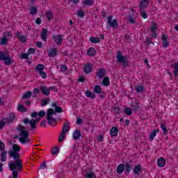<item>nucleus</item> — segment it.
Instances as JSON below:
<instances>
[{
    "label": "nucleus",
    "mask_w": 178,
    "mask_h": 178,
    "mask_svg": "<svg viewBox=\"0 0 178 178\" xmlns=\"http://www.w3.org/2000/svg\"><path fill=\"white\" fill-rule=\"evenodd\" d=\"M8 155L10 158L15 159V161H11L8 163V168L13 172V176L9 177V178H18L19 172H22V169H23V163L22 160L19 159L20 158V153L19 152L9 150Z\"/></svg>",
    "instance_id": "obj_1"
},
{
    "label": "nucleus",
    "mask_w": 178,
    "mask_h": 178,
    "mask_svg": "<svg viewBox=\"0 0 178 178\" xmlns=\"http://www.w3.org/2000/svg\"><path fill=\"white\" fill-rule=\"evenodd\" d=\"M17 131L18 132L19 141L21 144H27V143H29V136H30V134L29 133V131H27L26 127L22 124H18L17 127Z\"/></svg>",
    "instance_id": "obj_2"
},
{
    "label": "nucleus",
    "mask_w": 178,
    "mask_h": 178,
    "mask_svg": "<svg viewBox=\"0 0 178 178\" xmlns=\"http://www.w3.org/2000/svg\"><path fill=\"white\" fill-rule=\"evenodd\" d=\"M54 115H56V113L55 112V111H54V109L49 108L47 113V123L50 126H56V124H58L56 119L54 118Z\"/></svg>",
    "instance_id": "obj_3"
},
{
    "label": "nucleus",
    "mask_w": 178,
    "mask_h": 178,
    "mask_svg": "<svg viewBox=\"0 0 178 178\" xmlns=\"http://www.w3.org/2000/svg\"><path fill=\"white\" fill-rule=\"evenodd\" d=\"M41 118H37L36 120L31 118V120L29 119L28 118H26L22 120V123L24 124H26V126H30L31 130H35V129H37V123L38 122H40Z\"/></svg>",
    "instance_id": "obj_4"
},
{
    "label": "nucleus",
    "mask_w": 178,
    "mask_h": 178,
    "mask_svg": "<svg viewBox=\"0 0 178 178\" xmlns=\"http://www.w3.org/2000/svg\"><path fill=\"white\" fill-rule=\"evenodd\" d=\"M13 37V35L11 32L5 31L3 33L2 38L0 39V44L1 45H6L9 42V40Z\"/></svg>",
    "instance_id": "obj_5"
},
{
    "label": "nucleus",
    "mask_w": 178,
    "mask_h": 178,
    "mask_svg": "<svg viewBox=\"0 0 178 178\" xmlns=\"http://www.w3.org/2000/svg\"><path fill=\"white\" fill-rule=\"evenodd\" d=\"M0 60L4 62L5 65H10L12 59L9 57V54L6 51H0Z\"/></svg>",
    "instance_id": "obj_6"
},
{
    "label": "nucleus",
    "mask_w": 178,
    "mask_h": 178,
    "mask_svg": "<svg viewBox=\"0 0 178 178\" xmlns=\"http://www.w3.org/2000/svg\"><path fill=\"white\" fill-rule=\"evenodd\" d=\"M45 69V65L43 64H38L36 65L35 71L38 73V74L42 77V79H47V72H44Z\"/></svg>",
    "instance_id": "obj_7"
},
{
    "label": "nucleus",
    "mask_w": 178,
    "mask_h": 178,
    "mask_svg": "<svg viewBox=\"0 0 178 178\" xmlns=\"http://www.w3.org/2000/svg\"><path fill=\"white\" fill-rule=\"evenodd\" d=\"M113 19V17H112V15L108 16L107 22L109 24L110 27L113 28V30H116V29L119 27V24L118 23L117 19Z\"/></svg>",
    "instance_id": "obj_8"
},
{
    "label": "nucleus",
    "mask_w": 178,
    "mask_h": 178,
    "mask_svg": "<svg viewBox=\"0 0 178 178\" xmlns=\"http://www.w3.org/2000/svg\"><path fill=\"white\" fill-rule=\"evenodd\" d=\"M158 30V25L155 22H152L150 26V31L152 33V37L156 38V31Z\"/></svg>",
    "instance_id": "obj_9"
},
{
    "label": "nucleus",
    "mask_w": 178,
    "mask_h": 178,
    "mask_svg": "<svg viewBox=\"0 0 178 178\" xmlns=\"http://www.w3.org/2000/svg\"><path fill=\"white\" fill-rule=\"evenodd\" d=\"M53 40L56 42V45H61L62 42H63V35H54Z\"/></svg>",
    "instance_id": "obj_10"
},
{
    "label": "nucleus",
    "mask_w": 178,
    "mask_h": 178,
    "mask_svg": "<svg viewBox=\"0 0 178 178\" xmlns=\"http://www.w3.org/2000/svg\"><path fill=\"white\" fill-rule=\"evenodd\" d=\"M117 62H118V63H122L124 66L127 65V63H126V58H124V56H122V53L120 51L118 52Z\"/></svg>",
    "instance_id": "obj_11"
},
{
    "label": "nucleus",
    "mask_w": 178,
    "mask_h": 178,
    "mask_svg": "<svg viewBox=\"0 0 178 178\" xmlns=\"http://www.w3.org/2000/svg\"><path fill=\"white\" fill-rule=\"evenodd\" d=\"M92 64L88 63L83 66V72L86 74H90L92 72Z\"/></svg>",
    "instance_id": "obj_12"
},
{
    "label": "nucleus",
    "mask_w": 178,
    "mask_h": 178,
    "mask_svg": "<svg viewBox=\"0 0 178 178\" xmlns=\"http://www.w3.org/2000/svg\"><path fill=\"white\" fill-rule=\"evenodd\" d=\"M50 90H52V88H48L45 86H40V91H41L42 94H43V95H45L46 97H48V95H49Z\"/></svg>",
    "instance_id": "obj_13"
},
{
    "label": "nucleus",
    "mask_w": 178,
    "mask_h": 178,
    "mask_svg": "<svg viewBox=\"0 0 178 178\" xmlns=\"http://www.w3.org/2000/svg\"><path fill=\"white\" fill-rule=\"evenodd\" d=\"M149 0H142L140 3L139 9L140 10H143L147 8V6H149Z\"/></svg>",
    "instance_id": "obj_14"
},
{
    "label": "nucleus",
    "mask_w": 178,
    "mask_h": 178,
    "mask_svg": "<svg viewBox=\"0 0 178 178\" xmlns=\"http://www.w3.org/2000/svg\"><path fill=\"white\" fill-rule=\"evenodd\" d=\"M16 37L20 41V42H26L27 41V38L22 33V32H17Z\"/></svg>",
    "instance_id": "obj_15"
},
{
    "label": "nucleus",
    "mask_w": 178,
    "mask_h": 178,
    "mask_svg": "<svg viewBox=\"0 0 178 178\" xmlns=\"http://www.w3.org/2000/svg\"><path fill=\"white\" fill-rule=\"evenodd\" d=\"M6 122H8V124H9V123H12V122H13V120H15V119H16V115H15V113H11L9 114L7 118H4Z\"/></svg>",
    "instance_id": "obj_16"
},
{
    "label": "nucleus",
    "mask_w": 178,
    "mask_h": 178,
    "mask_svg": "<svg viewBox=\"0 0 178 178\" xmlns=\"http://www.w3.org/2000/svg\"><path fill=\"white\" fill-rule=\"evenodd\" d=\"M161 41L163 42V47L164 48H168V47H169V42L168 41V37L166 36V35H162Z\"/></svg>",
    "instance_id": "obj_17"
},
{
    "label": "nucleus",
    "mask_w": 178,
    "mask_h": 178,
    "mask_svg": "<svg viewBox=\"0 0 178 178\" xmlns=\"http://www.w3.org/2000/svg\"><path fill=\"white\" fill-rule=\"evenodd\" d=\"M157 165L159 168H163L166 165V161L163 157H159L157 160Z\"/></svg>",
    "instance_id": "obj_18"
},
{
    "label": "nucleus",
    "mask_w": 178,
    "mask_h": 178,
    "mask_svg": "<svg viewBox=\"0 0 178 178\" xmlns=\"http://www.w3.org/2000/svg\"><path fill=\"white\" fill-rule=\"evenodd\" d=\"M80 137H81V132L80 131V130L76 129L75 131H74L72 134V138L77 140L79 139Z\"/></svg>",
    "instance_id": "obj_19"
},
{
    "label": "nucleus",
    "mask_w": 178,
    "mask_h": 178,
    "mask_svg": "<svg viewBox=\"0 0 178 178\" xmlns=\"http://www.w3.org/2000/svg\"><path fill=\"white\" fill-rule=\"evenodd\" d=\"M106 72L105 71V70L104 69H100L97 71V72L96 73L97 77L99 79H104V77H105V74H106Z\"/></svg>",
    "instance_id": "obj_20"
},
{
    "label": "nucleus",
    "mask_w": 178,
    "mask_h": 178,
    "mask_svg": "<svg viewBox=\"0 0 178 178\" xmlns=\"http://www.w3.org/2000/svg\"><path fill=\"white\" fill-rule=\"evenodd\" d=\"M48 55L50 56V58H55V56L58 55V49L51 48L49 50Z\"/></svg>",
    "instance_id": "obj_21"
},
{
    "label": "nucleus",
    "mask_w": 178,
    "mask_h": 178,
    "mask_svg": "<svg viewBox=\"0 0 178 178\" xmlns=\"http://www.w3.org/2000/svg\"><path fill=\"white\" fill-rule=\"evenodd\" d=\"M159 132V129H154L149 134V141H154V138L156 137V133Z\"/></svg>",
    "instance_id": "obj_22"
},
{
    "label": "nucleus",
    "mask_w": 178,
    "mask_h": 178,
    "mask_svg": "<svg viewBox=\"0 0 178 178\" xmlns=\"http://www.w3.org/2000/svg\"><path fill=\"white\" fill-rule=\"evenodd\" d=\"M118 133H119V130L116 127H113L110 130V134L112 137H116L118 136Z\"/></svg>",
    "instance_id": "obj_23"
},
{
    "label": "nucleus",
    "mask_w": 178,
    "mask_h": 178,
    "mask_svg": "<svg viewBox=\"0 0 178 178\" xmlns=\"http://www.w3.org/2000/svg\"><path fill=\"white\" fill-rule=\"evenodd\" d=\"M70 129V125L69 122L65 123L63 127V131H62L63 134H66V133L69 131Z\"/></svg>",
    "instance_id": "obj_24"
},
{
    "label": "nucleus",
    "mask_w": 178,
    "mask_h": 178,
    "mask_svg": "<svg viewBox=\"0 0 178 178\" xmlns=\"http://www.w3.org/2000/svg\"><path fill=\"white\" fill-rule=\"evenodd\" d=\"M6 155H8V152L4 151L1 152V157H0V161L1 162H6V159H8V157H6Z\"/></svg>",
    "instance_id": "obj_25"
},
{
    "label": "nucleus",
    "mask_w": 178,
    "mask_h": 178,
    "mask_svg": "<svg viewBox=\"0 0 178 178\" xmlns=\"http://www.w3.org/2000/svg\"><path fill=\"white\" fill-rule=\"evenodd\" d=\"M85 95L88 98H92V99H94V98H95V93L91 92L90 90H86Z\"/></svg>",
    "instance_id": "obj_26"
},
{
    "label": "nucleus",
    "mask_w": 178,
    "mask_h": 178,
    "mask_svg": "<svg viewBox=\"0 0 178 178\" xmlns=\"http://www.w3.org/2000/svg\"><path fill=\"white\" fill-rule=\"evenodd\" d=\"M102 85L104 86V87H108V86H111V82L109 81V77L105 76L102 81Z\"/></svg>",
    "instance_id": "obj_27"
},
{
    "label": "nucleus",
    "mask_w": 178,
    "mask_h": 178,
    "mask_svg": "<svg viewBox=\"0 0 178 178\" xmlns=\"http://www.w3.org/2000/svg\"><path fill=\"white\" fill-rule=\"evenodd\" d=\"M95 54H97V50L94 47H90L88 49V55L89 56H95Z\"/></svg>",
    "instance_id": "obj_28"
},
{
    "label": "nucleus",
    "mask_w": 178,
    "mask_h": 178,
    "mask_svg": "<svg viewBox=\"0 0 178 178\" xmlns=\"http://www.w3.org/2000/svg\"><path fill=\"white\" fill-rule=\"evenodd\" d=\"M123 172H124V165L120 164L117 167V173H118L119 175H122V173H123Z\"/></svg>",
    "instance_id": "obj_29"
},
{
    "label": "nucleus",
    "mask_w": 178,
    "mask_h": 178,
    "mask_svg": "<svg viewBox=\"0 0 178 178\" xmlns=\"http://www.w3.org/2000/svg\"><path fill=\"white\" fill-rule=\"evenodd\" d=\"M140 172H141V165H137L134 167V175H140Z\"/></svg>",
    "instance_id": "obj_30"
},
{
    "label": "nucleus",
    "mask_w": 178,
    "mask_h": 178,
    "mask_svg": "<svg viewBox=\"0 0 178 178\" xmlns=\"http://www.w3.org/2000/svg\"><path fill=\"white\" fill-rule=\"evenodd\" d=\"M95 0H83V6H91L94 5Z\"/></svg>",
    "instance_id": "obj_31"
},
{
    "label": "nucleus",
    "mask_w": 178,
    "mask_h": 178,
    "mask_svg": "<svg viewBox=\"0 0 178 178\" xmlns=\"http://www.w3.org/2000/svg\"><path fill=\"white\" fill-rule=\"evenodd\" d=\"M171 67H173V69H174V74H175V77H177V76H178V63H175L174 64H172L171 65Z\"/></svg>",
    "instance_id": "obj_32"
},
{
    "label": "nucleus",
    "mask_w": 178,
    "mask_h": 178,
    "mask_svg": "<svg viewBox=\"0 0 178 178\" xmlns=\"http://www.w3.org/2000/svg\"><path fill=\"white\" fill-rule=\"evenodd\" d=\"M47 34H48V31L47 29H42L41 33V38L43 41H47Z\"/></svg>",
    "instance_id": "obj_33"
},
{
    "label": "nucleus",
    "mask_w": 178,
    "mask_h": 178,
    "mask_svg": "<svg viewBox=\"0 0 178 178\" xmlns=\"http://www.w3.org/2000/svg\"><path fill=\"white\" fill-rule=\"evenodd\" d=\"M10 151H14L15 152H20V146H19L18 145H16L15 143H13L12 145V149H10Z\"/></svg>",
    "instance_id": "obj_34"
},
{
    "label": "nucleus",
    "mask_w": 178,
    "mask_h": 178,
    "mask_svg": "<svg viewBox=\"0 0 178 178\" xmlns=\"http://www.w3.org/2000/svg\"><path fill=\"white\" fill-rule=\"evenodd\" d=\"M89 41H90L92 44H99V42H100L99 38H95V37H91V38L89 39Z\"/></svg>",
    "instance_id": "obj_35"
},
{
    "label": "nucleus",
    "mask_w": 178,
    "mask_h": 178,
    "mask_svg": "<svg viewBox=\"0 0 178 178\" xmlns=\"http://www.w3.org/2000/svg\"><path fill=\"white\" fill-rule=\"evenodd\" d=\"M124 112L125 115H127V116H131V115H133V110L129 107H126L124 109Z\"/></svg>",
    "instance_id": "obj_36"
},
{
    "label": "nucleus",
    "mask_w": 178,
    "mask_h": 178,
    "mask_svg": "<svg viewBox=\"0 0 178 178\" xmlns=\"http://www.w3.org/2000/svg\"><path fill=\"white\" fill-rule=\"evenodd\" d=\"M31 98V92L30 90L26 91L22 96L23 99H27Z\"/></svg>",
    "instance_id": "obj_37"
},
{
    "label": "nucleus",
    "mask_w": 178,
    "mask_h": 178,
    "mask_svg": "<svg viewBox=\"0 0 178 178\" xmlns=\"http://www.w3.org/2000/svg\"><path fill=\"white\" fill-rule=\"evenodd\" d=\"M76 15L78 17H80V19H83V17L86 16V13H84V10H78Z\"/></svg>",
    "instance_id": "obj_38"
},
{
    "label": "nucleus",
    "mask_w": 178,
    "mask_h": 178,
    "mask_svg": "<svg viewBox=\"0 0 178 178\" xmlns=\"http://www.w3.org/2000/svg\"><path fill=\"white\" fill-rule=\"evenodd\" d=\"M17 111L23 113L24 112H27V108H26V107H24L23 105L19 104L17 107Z\"/></svg>",
    "instance_id": "obj_39"
},
{
    "label": "nucleus",
    "mask_w": 178,
    "mask_h": 178,
    "mask_svg": "<svg viewBox=\"0 0 178 178\" xmlns=\"http://www.w3.org/2000/svg\"><path fill=\"white\" fill-rule=\"evenodd\" d=\"M102 91V88H101V86L97 85L94 88V92L96 94H100V92Z\"/></svg>",
    "instance_id": "obj_40"
},
{
    "label": "nucleus",
    "mask_w": 178,
    "mask_h": 178,
    "mask_svg": "<svg viewBox=\"0 0 178 178\" xmlns=\"http://www.w3.org/2000/svg\"><path fill=\"white\" fill-rule=\"evenodd\" d=\"M140 16L143 17V19L148 18V14H147V12H145L144 10H140Z\"/></svg>",
    "instance_id": "obj_41"
},
{
    "label": "nucleus",
    "mask_w": 178,
    "mask_h": 178,
    "mask_svg": "<svg viewBox=\"0 0 178 178\" xmlns=\"http://www.w3.org/2000/svg\"><path fill=\"white\" fill-rule=\"evenodd\" d=\"M5 124H8L7 121L5 120V118H3L1 121H0V130L5 127Z\"/></svg>",
    "instance_id": "obj_42"
},
{
    "label": "nucleus",
    "mask_w": 178,
    "mask_h": 178,
    "mask_svg": "<svg viewBox=\"0 0 178 178\" xmlns=\"http://www.w3.org/2000/svg\"><path fill=\"white\" fill-rule=\"evenodd\" d=\"M46 17L47 20H51L52 19V11L48 10L46 12Z\"/></svg>",
    "instance_id": "obj_43"
},
{
    "label": "nucleus",
    "mask_w": 178,
    "mask_h": 178,
    "mask_svg": "<svg viewBox=\"0 0 178 178\" xmlns=\"http://www.w3.org/2000/svg\"><path fill=\"white\" fill-rule=\"evenodd\" d=\"M37 8L36 7H34V6H32L31 8V12H30V14L33 15H37Z\"/></svg>",
    "instance_id": "obj_44"
},
{
    "label": "nucleus",
    "mask_w": 178,
    "mask_h": 178,
    "mask_svg": "<svg viewBox=\"0 0 178 178\" xmlns=\"http://www.w3.org/2000/svg\"><path fill=\"white\" fill-rule=\"evenodd\" d=\"M34 95H32L33 98H37V96L38 95V92H40V89L35 88L33 89Z\"/></svg>",
    "instance_id": "obj_45"
},
{
    "label": "nucleus",
    "mask_w": 178,
    "mask_h": 178,
    "mask_svg": "<svg viewBox=\"0 0 178 178\" xmlns=\"http://www.w3.org/2000/svg\"><path fill=\"white\" fill-rule=\"evenodd\" d=\"M94 177H95V174H94V172H89L85 175V178H94Z\"/></svg>",
    "instance_id": "obj_46"
},
{
    "label": "nucleus",
    "mask_w": 178,
    "mask_h": 178,
    "mask_svg": "<svg viewBox=\"0 0 178 178\" xmlns=\"http://www.w3.org/2000/svg\"><path fill=\"white\" fill-rule=\"evenodd\" d=\"M27 54L29 55H34L35 54V49L34 48H29Z\"/></svg>",
    "instance_id": "obj_47"
},
{
    "label": "nucleus",
    "mask_w": 178,
    "mask_h": 178,
    "mask_svg": "<svg viewBox=\"0 0 178 178\" xmlns=\"http://www.w3.org/2000/svg\"><path fill=\"white\" fill-rule=\"evenodd\" d=\"M136 90V92H143L144 91V86H137Z\"/></svg>",
    "instance_id": "obj_48"
},
{
    "label": "nucleus",
    "mask_w": 178,
    "mask_h": 178,
    "mask_svg": "<svg viewBox=\"0 0 178 178\" xmlns=\"http://www.w3.org/2000/svg\"><path fill=\"white\" fill-rule=\"evenodd\" d=\"M161 129L163 130V133H165V134H166V133H168V128H166V125L161 124Z\"/></svg>",
    "instance_id": "obj_49"
},
{
    "label": "nucleus",
    "mask_w": 178,
    "mask_h": 178,
    "mask_svg": "<svg viewBox=\"0 0 178 178\" xmlns=\"http://www.w3.org/2000/svg\"><path fill=\"white\" fill-rule=\"evenodd\" d=\"M130 170H131V165L129 163H127L125 165V172L129 173V172H130Z\"/></svg>",
    "instance_id": "obj_50"
},
{
    "label": "nucleus",
    "mask_w": 178,
    "mask_h": 178,
    "mask_svg": "<svg viewBox=\"0 0 178 178\" xmlns=\"http://www.w3.org/2000/svg\"><path fill=\"white\" fill-rule=\"evenodd\" d=\"M51 153L53 155H58V154H59V149H58V147H54L52 149Z\"/></svg>",
    "instance_id": "obj_51"
},
{
    "label": "nucleus",
    "mask_w": 178,
    "mask_h": 178,
    "mask_svg": "<svg viewBox=\"0 0 178 178\" xmlns=\"http://www.w3.org/2000/svg\"><path fill=\"white\" fill-rule=\"evenodd\" d=\"M65 137H66V134L61 133L60 136L58 138V141L60 143H62L63 140L65 139Z\"/></svg>",
    "instance_id": "obj_52"
},
{
    "label": "nucleus",
    "mask_w": 178,
    "mask_h": 178,
    "mask_svg": "<svg viewBox=\"0 0 178 178\" xmlns=\"http://www.w3.org/2000/svg\"><path fill=\"white\" fill-rule=\"evenodd\" d=\"M38 115L39 118H44V116H45L46 115L45 111L44 110L40 111L39 113H38Z\"/></svg>",
    "instance_id": "obj_53"
},
{
    "label": "nucleus",
    "mask_w": 178,
    "mask_h": 178,
    "mask_svg": "<svg viewBox=\"0 0 178 178\" xmlns=\"http://www.w3.org/2000/svg\"><path fill=\"white\" fill-rule=\"evenodd\" d=\"M54 112H56L57 113H60V112H63V110H62V108H60L59 106H56Z\"/></svg>",
    "instance_id": "obj_54"
},
{
    "label": "nucleus",
    "mask_w": 178,
    "mask_h": 178,
    "mask_svg": "<svg viewBox=\"0 0 178 178\" xmlns=\"http://www.w3.org/2000/svg\"><path fill=\"white\" fill-rule=\"evenodd\" d=\"M48 102H49V99H47L42 101V106H45L48 105Z\"/></svg>",
    "instance_id": "obj_55"
},
{
    "label": "nucleus",
    "mask_w": 178,
    "mask_h": 178,
    "mask_svg": "<svg viewBox=\"0 0 178 178\" xmlns=\"http://www.w3.org/2000/svg\"><path fill=\"white\" fill-rule=\"evenodd\" d=\"M60 70L61 72H65L67 70V67L65 65H63L60 66Z\"/></svg>",
    "instance_id": "obj_56"
},
{
    "label": "nucleus",
    "mask_w": 178,
    "mask_h": 178,
    "mask_svg": "<svg viewBox=\"0 0 178 178\" xmlns=\"http://www.w3.org/2000/svg\"><path fill=\"white\" fill-rule=\"evenodd\" d=\"M29 53H24V54H22V55H21V58H22V59H29Z\"/></svg>",
    "instance_id": "obj_57"
},
{
    "label": "nucleus",
    "mask_w": 178,
    "mask_h": 178,
    "mask_svg": "<svg viewBox=\"0 0 178 178\" xmlns=\"http://www.w3.org/2000/svg\"><path fill=\"white\" fill-rule=\"evenodd\" d=\"M106 97V93H105L104 92H102L99 94V98H102V99H105Z\"/></svg>",
    "instance_id": "obj_58"
},
{
    "label": "nucleus",
    "mask_w": 178,
    "mask_h": 178,
    "mask_svg": "<svg viewBox=\"0 0 178 178\" xmlns=\"http://www.w3.org/2000/svg\"><path fill=\"white\" fill-rule=\"evenodd\" d=\"M5 149V143L0 141V150L3 151Z\"/></svg>",
    "instance_id": "obj_59"
},
{
    "label": "nucleus",
    "mask_w": 178,
    "mask_h": 178,
    "mask_svg": "<svg viewBox=\"0 0 178 178\" xmlns=\"http://www.w3.org/2000/svg\"><path fill=\"white\" fill-rule=\"evenodd\" d=\"M85 80H86V76H81L79 78L78 81H79V83H83V81H85Z\"/></svg>",
    "instance_id": "obj_60"
},
{
    "label": "nucleus",
    "mask_w": 178,
    "mask_h": 178,
    "mask_svg": "<svg viewBox=\"0 0 178 178\" xmlns=\"http://www.w3.org/2000/svg\"><path fill=\"white\" fill-rule=\"evenodd\" d=\"M129 23L131 24H135L136 23V18L134 17H129Z\"/></svg>",
    "instance_id": "obj_61"
},
{
    "label": "nucleus",
    "mask_w": 178,
    "mask_h": 178,
    "mask_svg": "<svg viewBox=\"0 0 178 178\" xmlns=\"http://www.w3.org/2000/svg\"><path fill=\"white\" fill-rule=\"evenodd\" d=\"M83 123V120L81 118H76V124H81Z\"/></svg>",
    "instance_id": "obj_62"
},
{
    "label": "nucleus",
    "mask_w": 178,
    "mask_h": 178,
    "mask_svg": "<svg viewBox=\"0 0 178 178\" xmlns=\"http://www.w3.org/2000/svg\"><path fill=\"white\" fill-rule=\"evenodd\" d=\"M47 168V163H42L39 167L40 169H45Z\"/></svg>",
    "instance_id": "obj_63"
},
{
    "label": "nucleus",
    "mask_w": 178,
    "mask_h": 178,
    "mask_svg": "<svg viewBox=\"0 0 178 178\" xmlns=\"http://www.w3.org/2000/svg\"><path fill=\"white\" fill-rule=\"evenodd\" d=\"M31 118H37L38 116V113H37L36 111L33 112L31 114Z\"/></svg>",
    "instance_id": "obj_64"
}]
</instances>
